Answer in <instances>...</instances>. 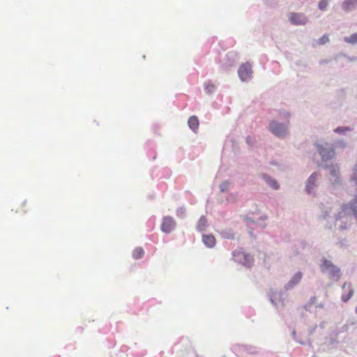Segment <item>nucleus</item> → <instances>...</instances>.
I'll return each instance as SVG.
<instances>
[{
	"mask_svg": "<svg viewBox=\"0 0 357 357\" xmlns=\"http://www.w3.org/2000/svg\"><path fill=\"white\" fill-rule=\"evenodd\" d=\"M351 180L357 188V163L355 166L354 174ZM351 216H354L357 219V195L349 204H344L342 206L341 211L338 213L337 220L342 218L347 219Z\"/></svg>",
	"mask_w": 357,
	"mask_h": 357,
	"instance_id": "nucleus-1",
	"label": "nucleus"
},
{
	"mask_svg": "<svg viewBox=\"0 0 357 357\" xmlns=\"http://www.w3.org/2000/svg\"><path fill=\"white\" fill-rule=\"evenodd\" d=\"M271 132L278 137H283L287 132V127L284 124L273 121L270 124Z\"/></svg>",
	"mask_w": 357,
	"mask_h": 357,
	"instance_id": "nucleus-2",
	"label": "nucleus"
},
{
	"mask_svg": "<svg viewBox=\"0 0 357 357\" xmlns=\"http://www.w3.org/2000/svg\"><path fill=\"white\" fill-rule=\"evenodd\" d=\"M176 227L174 220L169 216L165 217L161 224V230L165 233H170Z\"/></svg>",
	"mask_w": 357,
	"mask_h": 357,
	"instance_id": "nucleus-3",
	"label": "nucleus"
},
{
	"mask_svg": "<svg viewBox=\"0 0 357 357\" xmlns=\"http://www.w3.org/2000/svg\"><path fill=\"white\" fill-rule=\"evenodd\" d=\"M238 75L242 81L249 79L252 75L251 66L248 63L242 64L238 70Z\"/></svg>",
	"mask_w": 357,
	"mask_h": 357,
	"instance_id": "nucleus-4",
	"label": "nucleus"
},
{
	"mask_svg": "<svg viewBox=\"0 0 357 357\" xmlns=\"http://www.w3.org/2000/svg\"><path fill=\"white\" fill-rule=\"evenodd\" d=\"M318 151L323 160H327L335 155L334 149L331 147H324L322 145H319Z\"/></svg>",
	"mask_w": 357,
	"mask_h": 357,
	"instance_id": "nucleus-5",
	"label": "nucleus"
},
{
	"mask_svg": "<svg viewBox=\"0 0 357 357\" xmlns=\"http://www.w3.org/2000/svg\"><path fill=\"white\" fill-rule=\"evenodd\" d=\"M289 20L291 24L295 25H303L307 22V18L303 13H290Z\"/></svg>",
	"mask_w": 357,
	"mask_h": 357,
	"instance_id": "nucleus-6",
	"label": "nucleus"
},
{
	"mask_svg": "<svg viewBox=\"0 0 357 357\" xmlns=\"http://www.w3.org/2000/svg\"><path fill=\"white\" fill-rule=\"evenodd\" d=\"M357 6V0H345L342 5V9L345 11H350Z\"/></svg>",
	"mask_w": 357,
	"mask_h": 357,
	"instance_id": "nucleus-7",
	"label": "nucleus"
},
{
	"mask_svg": "<svg viewBox=\"0 0 357 357\" xmlns=\"http://www.w3.org/2000/svg\"><path fill=\"white\" fill-rule=\"evenodd\" d=\"M317 174H313L310 176L307 181V183L306 185V190L308 193H310L315 186L316 180H317Z\"/></svg>",
	"mask_w": 357,
	"mask_h": 357,
	"instance_id": "nucleus-8",
	"label": "nucleus"
},
{
	"mask_svg": "<svg viewBox=\"0 0 357 357\" xmlns=\"http://www.w3.org/2000/svg\"><path fill=\"white\" fill-rule=\"evenodd\" d=\"M303 277V274L301 272H298L294 275L291 279L288 282V287L291 288L294 287L296 284L300 282Z\"/></svg>",
	"mask_w": 357,
	"mask_h": 357,
	"instance_id": "nucleus-9",
	"label": "nucleus"
},
{
	"mask_svg": "<svg viewBox=\"0 0 357 357\" xmlns=\"http://www.w3.org/2000/svg\"><path fill=\"white\" fill-rule=\"evenodd\" d=\"M347 287L349 289L348 294H343L342 296V300L344 302L348 301L352 297V296L354 294V290L351 288V284H347V282H345L343 284L342 288L345 289Z\"/></svg>",
	"mask_w": 357,
	"mask_h": 357,
	"instance_id": "nucleus-10",
	"label": "nucleus"
},
{
	"mask_svg": "<svg viewBox=\"0 0 357 357\" xmlns=\"http://www.w3.org/2000/svg\"><path fill=\"white\" fill-rule=\"evenodd\" d=\"M347 287L349 289L348 294H343L342 296V300L344 302L348 301L352 297V296L354 294V290L351 288V284H347V282H345L343 284L342 288L345 289Z\"/></svg>",
	"mask_w": 357,
	"mask_h": 357,
	"instance_id": "nucleus-11",
	"label": "nucleus"
},
{
	"mask_svg": "<svg viewBox=\"0 0 357 357\" xmlns=\"http://www.w3.org/2000/svg\"><path fill=\"white\" fill-rule=\"evenodd\" d=\"M188 123L190 129L196 131L199 128V121L196 116H192L189 118Z\"/></svg>",
	"mask_w": 357,
	"mask_h": 357,
	"instance_id": "nucleus-12",
	"label": "nucleus"
},
{
	"mask_svg": "<svg viewBox=\"0 0 357 357\" xmlns=\"http://www.w3.org/2000/svg\"><path fill=\"white\" fill-rule=\"evenodd\" d=\"M203 242L206 246L213 248L215 244V238L212 235H204Z\"/></svg>",
	"mask_w": 357,
	"mask_h": 357,
	"instance_id": "nucleus-13",
	"label": "nucleus"
},
{
	"mask_svg": "<svg viewBox=\"0 0 357 357\" xmlns=\"http://www.w3.org/2000/svg\"><path fill=\"white\" fill-rule=\"evenodd\" d=\"M326 273H328L333 278L338 279L340 276V271L335 265H333L332 267L329 268Z\"/></svg>",
	"mask_w": 357,
	"mask_h": 357,
	"instance_id": "nucleus-14",
	"label": "nucleus"
},
{
	"mask_svg": "<svg viewBox=\"0 0 357 357\" xmlns=\"http://www.w3.org/2000/svg\"><path fill=\"white\" fill-rule=\"evenodd\" d=\"M144 251L142 248H136L132 252V257L135 259H140L143 257Z\"/></svg>",
	"mask_w": 357,
	"mask_h": 357,
	"instance_id": "nucleus-15",
	"label": "nucleus"
},
{
	"mask_svg": "<svg viewBox=\"0 0 357 357\" xmlns=\"http://www.w3.org/2000/svg\"><path fill=\"white\" fill-rule=\"evenodd\" d=\"M333 265V264L331 261L326 259H324L320 266L323 272H327V271H328V269L331 268Z\"/></svg>",
	"mask_w": 357,
	"mask_h": 357,
	"instance_id": "nucleus-16",
	"label": "nucleus"
},
{
	"mask_svg": "<svg viewBox=\"0 0 357 357\" xmlns=\"http://www.w3.org/2000/svg\"><path fill=\"white\" fill-rule=\"evenodd\" d=\"M344 40L347 43L356 44L357 43V33H354L349 37H345Z\"/></svg>",
	"mask_w": 357,
	"mask_h": 357,
	"instance_id": "nucleus-17",
	"label": "nucleus"
},
{
	"mask_svg": "<svg viewBox=\"0 0 357 357\" xmlns=\"http://www.w3.org/2000/svg\"><path fill=\"white\" fill-rule=\"evenodd\" d=\"M206 223H207V221H206V218L201 217L198 222V225H197V228L199 229V230H200V231L204 230L205 229V227H206Z\"/></svg>",
	"mask_w": 357,
	"mask_h": 357,
	"instance_id": "nucleus-18",
	"label": "nucleus"
},
{
	"mask_svg": "<svg viewBox=\"0 0 357 357\" xmlns=\"http://www.w3.org/2000/svg\"><path fill=\"white\" fill-rule=\"evenodd\" d=\"M244 260L243 261V264L245 266H250L253 261L252 257L249 255H243Z\"/></svg>",
	"mask_w": 357,
	"mask_h": 357,
	"instance_id": "nucleus-19",
	"label": "nucleus"
},
{
	"mask_svg": "<svg viewBox=\"0 0 357 357\" xmlns=\"http://www.w3.org/2000/svg\"><path fill=\"white\" fill-rule=\"evenodd\" d=\"M329 42V37H328V35H324L323 36H321L319 40H318V44L319 45H325L327 43Z\"/></svg>",
	"mask_w": 357,
	"mask_h": 357,
	"instance_id": "nucleus-20",
	"label": "nucleus"
},
{
	"mask_svg": "<svg viewBox=\"0 0 357 357\" xmlns=\"http://www.w3.org/2000/svg\"><path fill=\"white\" fill-rule=\"evenodd\" d=\"M328 6V0H321L319 2L318 7L321 10H324Z\"/></svg>",
	"mask_w": 357,
	"mask_h": 357,
	"instance_id": "nucleus-21",
	"label": "nucleus"
},
{
	"mask_svg": "<svg viewBox=\"0 0 357 357\" xmlns=\"http://www.w3.org/2000/svg\"><path fill=\"white\" fill-rule=\"evenodd\" d=\"M229 183L227 181H225L222 183H221V185L220 186L221 191L223 192V191L227 190L229 188Z\"/></svg>",
	"mask_w": 357,
	"mask_h": 357,
	"instance_id": "nucleus-22",
	"label": "nucleus"
},
{
	"mask_svg": "<svg viewBox=\"0 0 357 357\" xmlns=\"http://www.w3.org/2000/svg\"><path fill=\"white\" fill-rule=\"evenodd\" d=\"M349 130V128L347 127H338L335 130V132L337 133H341Z\"/></svg>",
	"mask_w": 357,
	"mask_h": 357,
	"instance_id": "nucleus-23",
	"label": "nucleus"
},
{
	"mask_svg": "<svg viewBox=\"0 0 357 357\" xmlns=\"http://www.w3.org/2000/svg\"><path fill=\"white\" fill-rule=\"evenodd\" d=\"M339 172V169H336L335 167H330V172L331 174L334 175V176H336L337 174Z\"/></svg>",
	"mask_w": 357,
	"mask_h": 357,
	"instance_id": "nucleus-24",
	"label": "nucleus"
},
{
	"mask_svg": "<svg viewBox=\"0 0 357 357\" xmlns=\"http://www.w3.org/2000/svg\"><path fill=\"white\" fill-rule=\"evenodd\" d=\"M270 185L275 189H278V184L277 183V182L275 181H272L270 183Z\"/></svg>",
	"mask_w": 357,
	"mask_h": 357,
	"instance_id": "nucleus-25",
	"label": "nucleus"
},
{
	"mask_svg": "<svg viewBox=\"0 0 357 357\" xmlns=\"http://www.w3.org/2000/svg\"><path fill=\"white\" fill-rule=\"evenodd\" d=\"M213 88H214V85H213V84H212V85H211V89H213Z\"/></svg>",
	"mask_w": 357,
	"mask_h": 357,
	"instance_id": "nucleus-26",
	"label": "nucleus"
}]
</instances>
